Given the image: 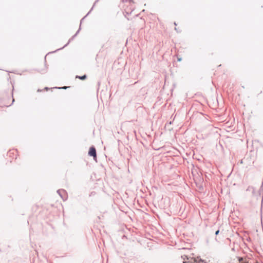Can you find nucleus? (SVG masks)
<instances>
[{
	"label": "nucleus",
	"mask_w": 263,
	"mask_h": 263,
	"mask_svg": "<svg viewBox=\"0 0 263 263\" xmlns=\"http://www.w3.org/2000/svg\"><path fill=\"white\" fill-rule=\"evenodd\" d=\"M88 155L92 157L95 160L97 159V152L96 148L94 146H91L88 151Z\"/></svg>",
	"instance_id": "3"
},
{
	"label": "nucleus",
	"mask_w": 263,
	"mask_h": 263,
	"mask_svg": "<svg viewBox=\"0 0 263 263\" xmlns=\"http://www.w3.org/2000/svg\"><path fill=\"white\" fill-rule=\"evenodd\" d=\"M37 91H38V92H41V91H42V90H41V89H39L37 90Z\"/></svg>",
	"instance_id": "13"
},
{
	"label": "nucleus",
	"mask_w": 263,
	"mask_h": 263,
	"mask_svg": "<svg viewBox=\"0 0 263 263\" xmlns=\"http://www.w3.org/2000/svg\"><path fill=\"white\" fill-rule=\"evenodd\" d=\"M242 260V258H241V257L239 258V261H241Z\"/></svg>",
	"instance_id": "10"
},
{
	"label": "nucleus",
	"mask_w": 263,
	"mask_h": 263,
	"mask_svg": "<svg viewBox=\"0 0 263 263\" xmlns=\"http://www.w3.org/2000/svg\"><path fill=\"white\" fill-rule=\"evenodd\" d=\"M76 78H78L81 80H84L87 78V76L86 74H84L82 76H77Z\"/></svg>",
	"instance_id": "5"
},
{
	"label": "nucleus",
	"mask_w": 263,
	"mask_h": 263,
	"mask_svg": "<svg viewBox=\"0 0 263 263\" xmlns=\"http://www.w3.org/2000/svg\"><path fill=\"white\" fill-rule=\"evenodd\" d=\"M219 233V230H217L216 232H215V235H217Z\"/></svg>",
	"instance_id": "7"
},
{
	"label": "nucleus",
	"mask_w": 263,
	"mask_h": 263,
	"mask_svg": "<svg viewBox=\"0 0 263 263\" xmlns=\"http://www.w3.org/2000/svg\"><path fill=\"white\" fill-rule=\"evenodd\" d=\"M246 191L247 192H249L251 193V190H248V188L247 189Z\"/></svg>",
	"instance_id": "12"
},
{
	"label": "nucleus",
	"mask_w": 263,
	"mask_h": 263,
	"mask_svg": "<svg viewBox=\"0 0 263 263\" xmlns=\"http://www.w3.org/2000/svg\"><path fill=\"white\" fill-rule=\"evenodd\" d=\"M175 30L178 32V30H178V28H175Z\"/></svg>",
	"instance_id": "14"
},
{
	"label": "nucleus",
	"mask_w": 263,
	"mask_h": 263,
	"mask_svg": "<svg viewBox=\"0 0 263 263\" xmlns=\"http://www.w3.org/2000/svg\"><path fill=\"white\" fill-rule=\"evenodd\" d=\"M187 261H183V263H205V262L201 259H195L193 258H187Z\"/></svg>",
	"instance_id": "2"
},
{
	"label": "nucleus",
	"mask_w": 263,
	"mask_h": 263,
	"mask_svg": "<svg viewBox=\"0 0 263 263\" xmlns=\"http://www.w3.org/2000/svg\"><path fill=\"white\" fill-rule=\"evenodd\" d=\"M44 89H45V90H48L49 88L48 87H45Z\"/></svg>",
	"instance_id": "9"
},
{
	"label": "nucleus",
	"mask_w": 263,
	"mask_h": 263,
	"mask_svg": "<svg viewBox=\"0 0 263 263\" xmlns=\"http://www.w3.org/2000/svg\"><path fill=\"white\" fill-rule=\"evenodd\" d=\"M14 102V99L13 98V100H12V103Z\"/></svg>",
	"instance_id": "15"
},
{
	"label": "nucleus",
	"mask_w": 263,
	"mask_h": 263,
	"mask_svg": "<svg viewBox=\"0 0 263 263\" xmlns=\"http://www.w3.org/2000/svg\"><path fill=\"white\" fill-rule=\"evenodd\" d=\"M57 193L61 196V198H63V196H62V193H65V191L64 190H58L57 191Z\"/></svg>",
	"instance_id": "6"
},
{
	"label": "nucleus",
	"mask_w": 263,
	"mask_h": 263,
	"mask_svg": "<svg viewBox=\"0 0 263 263\" xmlns=\"http://www.w3.org/2000/svg\"><path fill=\"white\" fill-rule=\"evenodd\" d=\"M99 0H96L95 3H93V5L92 7V8H91L90 10L87 13V14L84 17H83L81 20V22H80V25H81L82 24V22L83 21V20L89 14V13L91 12V10L93 9V7H95V6L96 5V4L99 2ZM81 29V25H80V27H79V29L78 30V31L76 32V33L69 40L68 43L65 45V46L60 49H58L57 50H60V49H63L65 47L67 46L69 44V43L72 41L74 37L78 35V34L79 33L80 30ZM56 51H53V52H55Z\"/></svg>",
	"instance_id": "1"
},
{
	"label": "nucleus",
	"mask_w": 263,
	"mask_h": 263,
	"mask_svg": "<svg viewBox=\"0 0 263 263\" xmlns=\"http://www.w3.org/2000/svg\"><path fill=\"white\" fill-rule=\"evenodd\" d=\"M174 25H175V26H176V25H177V24L176 23V22H174Z\"/></svg>",
	"instance_id": "16"
},
{
	"label": "nucleus",
	"mask_w": 263,
	"mask_h": 263,
	"mask_svg": "<svg viewBox=\"0 0 263 263\" xmlns=\"http://www.w3.org/2000/svg\"><path fill=\"white\" fill-rule=\"evenodd\" d=\"M182 59L180 58H178V61H181Z\"/></svg>",
	"instance_id": "11"
},
{
	"label": "nucleus",
	"mask_w": 263,
	"mask_h": 263,
	"mask_svg": "<svg viewBox=\"0 0 263 263\" xmlns=\"http://www.w3.org/2000/svg\"><path fill=\"white\" fill-rule=\"evenodd\" d=\"M55 88H59V89H61V88H64V89H65L66 88V87H62V88H60V87H55Z\"/></svg>",
	"instance_id": "8"
},
{
	"label": "nucleus",
	"mask_w": 263,
	"mask_h": 263,
	"mask_svg": "<svg viewBox=\"0 0 263 263\" xmlns=\"http://www.w3.org/2000/svg\"><path fill=\"white\" fill-rule=\"evenodd\" d=\"M248 190H251V195L252 196H257V194L258 193H256V192H255V188L253 187V186H249L248 187Z\"/></svg>",
	"instance_id": "4"
}]
</instances>
